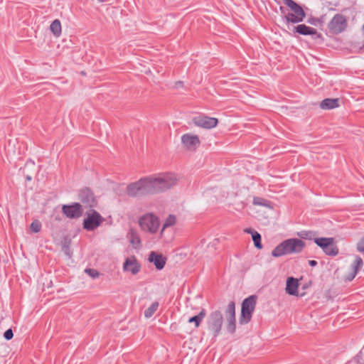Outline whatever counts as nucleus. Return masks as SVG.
Here are the masks:
<instances>
[{
    "instance_id": "423d86ee",
    "label": "nucleus",
    "mask_w": 364,
    "mask_h": 364,
    "mask_svg": "<svg viewBox=\"0 0 364 364\" xmlns=\"http://www.w3.org/2000/svg\"><path fill=\"white\" fill-rule=\"evenodd\" d=\"M256 302L257 296L254 295L249 296L243 301L240 317V323L241 324H246L250 321L255 309Z\"/></svg>"
},
{
    "instance_id": "39448f33",
    "label": "nucleus",
    "mask_w": 364,
    "mask_h": 364,
    "mask_svg": "<svg viewBox=\"0 0 364 364\" xmlns=\"http://www.w3.org/2000/svg\"><path fill=\"white\" fill-rule=\"evenodd\" d=\"M284 4L288 8L287 11H283L288 22L299 23L303 21L305 14L299 5L293 0H284Z\"/></svg>"
},
{
    "instance_id": "2f4dec72",
    "label": "nucleus",
    "mask_w": 364,
    "mask_h": 364,
    "mask_svg": "<svg viewBox=\"0 0 364 364\" xmlns=\"http://www.w3.org/2000/svg\"><path fill=\"white\" fill-rule=\"evenodd\" d=\"M357 249L359 252H364V237L360 240L357 244Z\"/></svg>"
},
{
    "instance_id": "f704fd0d",
    "label": "nucleus",
    "mask_w": 364,
    "mask_h": 364,
    "mask_svg": "<svg viewBox=\"0 0 364 364\" xmlns=\"http://www.w3.org/2000/svg\"><path fill=\"white\" fill-rule=\"evenodd\" d=\"M98 1H101V2L104 1V0H98Z\"/></svg>"
},
{
    "instance_id": "72a5a7b5",
    "label": "nucleus",
    "mask_w": 364,
    "mask_h": 364,
    "mask_svg": "<svg viewBox=\"0 0 364 364\" xmlns=\"http://www.w3.org/2000/svg\"><path fill=\"white\" fill-rule=\"evenodd\" d=\"M309 264L311 267H314L317 264V262L316 260H309Z\"/></svg>"
},
{
    "instance_id": "cd10ccee",
    "label": "nucleus",
    "mask_w": 364,
    "mask_h": 364,
    "mask_svg": "<svg viewBox=\"0 0 364 364\" xmlns=\"http://www.w3.org/2000/svg\"><path fill=\"white\" fill-rule=\"evenodd\" d=\"M30 229L33 232H38L41 230V223L39 220H35L30 225Z\"/></svg>"
},
{
    "instance_id": "c85d7f7f",
    "label": "nucleus",
    "mask_w": 364,
    "mask_h": 364,
    "mask_svg": "<svg viewBox=\"0 0 364 364\" xmlns=\"http://www.w3.org/2000/svg\"><path fill=\"white\" fill-rule=\"evenodd\" d=\"M85 272L92 278L95 279L99 277V272L94 269H86Z\"/></svg>"
},
{
    "instance_id": "5701e85b",
    "label": "nucleus",
    "mask_w": 364,
    "mask_h": 364,
    "mask_svg": "<svg viewBox=\"0 0 364 364\" xmlns=\"http://www.w3.org/2000/svg\"><path fill=\"white\" fill-rule=\"evenodd\" d=\"M50 31L55 37H59L62 33L61 23L58 19L54 20L50 26Z\"/></svg>"
},
{
    "instance_id": "b1692460",
    "label": "nucleus",
    "mask_w": 364,
    "mask_h": 364,
    "mask_svg": "<svg viewBox=\"0 0 364 364\" xmlns=\"http://www.w3.org/2000/svg\"><path fill=\"white\" fill-rule=\"evenodd\" d=\"M129 240L134 248L137 249L140 247L141 239L136 232L132 231L129 233Z\"/></svg>"
},
{
    "instance_id": "20e7f679",
    "label": "nucleus",
    "mask_w": 364,
    "mask_h": 364,
    "mask_svg": "<svg viewBox=\"0 0 364 364\" xmlns=\"http://www.w3.org/2000/svg\"><path fill=\"white\" fill-rule=\"evenodd\" d=\"M156 193L164 192L176 186L178 181L173 173H159L153 174Z\"/></svg>"
},
{
    "instance_id": "4be33fe9",
    "label": "nucleus",
    "mask_w": 364,
    "mask_h": 364,
    "mask_svg": "<svg viewBox=\"0 0 364 364\" xmlns=\"http://www.w3.org/2000/svg\"><path fill=\"white\" fill-rule=\"evenodd\" d=\"M296 32L302 35H314L316 30L314 28L307 26L304 24H300L295 27Z\"/></svg>"
},
{
    "instance_id": "4468645a",
    "label": "nucleus",
    "mask_w": 364,
    "mask_h": 364,
    "mask_svg": "<svg viewBox=\"0 0 364 364\" xmlns=\"http://www.w3.org/2000/svg\"><path fill=\"white\" fill-rule=\"evenodd\" d=\"M123 270L125 272H129L133 275L138 274L141 270V265L136 257L130 256L128 257L124 264Z\"/></svg>"
},
{
    "instance_id": "ddd939ff",
    "label": "nucleus",
    "mask_w": 364,
    "mask_h": 364,
    "mask_svg": "<svg viewBox=\"0 0 364 364\" xmlns=\"http://www.w3.org/2000/svg\"><path fill=\"white\" fill-rule=\"evenodd\" d=\"M194 124L204 129H212L218 125V120L215 117L200 115L195 117L193 119Z\"/></svg>"
},
{
    "instance_id": "7c9ffc66",
    "label": "nucleus",
    "mask_w": 364,
    "mask_h": 364,
    "mask_svg": "<svg viewBox=\"0 0 364 364\" xmlns=\"http://www.w3.org/2000/svg\"><path fill=\"white\" fill-rule=\"evenodd\" d=\"M298 235L304 239H312V232H301L298 233Z\"/></svg>"
},
{
    "instance_id": "9d476101",
    "label": "nucleus",
    "mask_w": 364,
    "mask_h": 364,
    "mask_svg": "<svg viewBox=\"0 0 364 364\" xmlns=\"http://www.w3.org/2000/svg\"><path fill=\"white\" fill-rule=\"evenodd\" d=\"M348 26V21L346 16L342 14H336L328 24V28L330 33L338 34L346 30Z\"/></svg>"
},
{
    "instance_id": "7ed1b4c3",
    "label": "nucleus",
    "mask_w": 364,
    "mask_h": 364,
    "mask_svg": "<svg viewBox=\"0 0 364 364\" xmlns=\"http://www.w3.org/2000/svg\"><path fill=\"white\" fill-rule=\"evenodd\" d=\"M305 247V242L297 238L287 239L279 244L272 252L274 257L301 252Z\"/></svg>"
},
{
    "instance_id": "412c9836",
    "label": "nucleus",
    "mask_w": 364,
    "mask_h": 364,
    "mask_svg": "<svg viewBox=\"0 0 364 364\" xmlns=\"http://www.w3.org/2000/svg\"><path fill=\"white\" fill-rule=\"evenodd\" d=\"M245 232L251 234L252 240L254 242L255 246L260 250L262 248V245L261 242V235L257 231L254 230L252 228H247L244 230Z\"/></svg>"
},
{
    "instance_id": "aec40b11",
    "label": "nucleus",
    "mask_w": 364,
    "mask_h": 364,
    "mask_svg": "<svg viewBox=\"0 0 364 364\" xmlns=\"http://www.w3.org/2000/svg\"><path fill=\"white\" fill-rule=\"evenodd\" d=\"M339 106L338 99H330L327 98L323 100L320 105V107L323 109H331L336 108Z\"/></svg>"
},
{
    "instance_id": "bb28decb",
    "label": "nucleus",
    "mask_w": 364,
    "mask_h": 364,
    "mask_svg": "<svg viewBox=\"0 0 364 364\" xmlns=\"http://www.w3.org/2000/svg\"><path fill=\"white\" fill-rule=\"evenodd\" d=\"M159 308V303L157 301L154 302L149 308L144 311V316L146 318L151 317Z\"/></svg>"
},
{
    "instance_id": "393cba45",
    "label": "nucleus",
    "mask_w": 364,
    "mask_h": 364,
    "mask_svg": "<svg viewBox=\"0 0 364 364\" xmlns=\"http://www.w3.org/2000/svg\"><path fill=\"white\" fill-rule=\"evenodd\" d=\"M354 270L353 272L347 277L348 281H351L353 279L357 274V272L363 267V259L360 257H357L354 262Z\"/></svg>"
},
{
    "instance_id": "6e6552de",
    "label": "nucleus",
    "mask_w": 364,
    "mask_h": 364,
    "mask_svg": "<svg viewBox=\"0 0 364 364\" xmlns=\"http://www.w3.org/2000/svg\"><path fill=\"white\" fill-rule=\"evenodd\" d=\"M314 240L326 255L330 256L338 255V249L333 237H316Z\"/></svg>"
},
{
    "instance_id": "6ab92c4d",
    "label": "nucleus",
    "mask_w": 364,
    "mask_h": 364,
    "mask_svg": "<svg viewBox=\"0 0 364 364\" xmlns=\"http://www.w3.org/2000/svg\"><path fill=\"white\" fill-rule=\"evenodd\" d=\"M80 196L83 203H87L90 206L93 205L95 203V198L93 193L89 188L82 190Z\"/></svg>"
},
{
    "instance_id": "1a4fd4ad",
    "label": "nucleus",
    "mask_w": 364,
    "mask_h": 364,
    "mask_svg": "<svg viewBox=\"0 0 364 364\" xmlns=\"http://www.w3.org/2000/svg\"><path fill=\"white\" fill-rule=\"evenodd\" d=\"M223 322V316L219 311H215L210 314L208 318V327L213 336H217L221 329Z\"/></svg>"
},
{
    "instance_id": "a211bd4d",
    "label": "nucleus",
    "mask_w": 364,
    "mask_h": 364,
    "mask_svg": "<svg viewBox=\"0 0 364 364\" xmlns=\"http://www.w3.org/2000/svg\"><path fill=\"white\" fill-rule=\"evenodd\" d=\"M300 283L298 279L288 277L287 279L286 292L289 295L297 296Z\"/></svg>"
},
{
    "instance_id": "2eb2a0df",
    "label": "nucleus",
    "mask_w": 364,
    "mask_h": 364,
    "mask_svg": "<svg viewBox=\"0 0 364 364\" xmlns=\"http://www.w3.org/2000/svg\"><path fill=\"white\" fill-rule=\"evenodd\" d=\"M63 213L69 218H77L82 214V205L75 203L70 205H64L62 207Z\"/></svg>"
},
{
    "instance_id": "f3484780",
    "label": "nucleus",
    "mask_w": 364,
    "mask_h": 364,
    "mask_svg": "<svg viewBox=\"0 0 364 364\" xmlns=\"http://www.w3.org/2000/svg\"><path fill=\"white\" fill-rule=\"evenodd\" d=\"M177 223V218L173 214L168 215L164 221L163 225H161L160 239L166 241V229L175 225Z\"/></svg>"
},
{
    "instance_id": "f8f14e48",
    "label": "nucleus",
    "mask_w": 364,
    "mask_h": 364,
    "mask_svg": "<svg viewBox=\"0 0 364 364\" xmlns=\"http://www.w3.org/2000/svg\"><path fill=\"white\" fill-rule=\"evenodd\" d=\"M181 143L185 149L190 151H194L199 147L200 140L198 135L187 133L181 136Z\"/></svg>"
},
{
    "instance_id": "dca6fc26",
    "label": "nucleus",
    "mask_w": 364,
    "mask_h": 364,
    "mask_svg": "<svg viewBox=\"0 0 364 364\" xmlns=\"http://www.w3.org/2000/svg\"><path fill=\"white\" fill-rule=\"evenodd\" d=\"M148 259L151 263H153L159 270L162 269L166 262V257L165 256L161 253L154 251L150 252Z\"/></svg>"
},
{
    "instance_id": "f03ea898",
    "label": "nucleus",
    "mask_w": 364,
    "mask_h": 364,
    "mask_svg": "<svg viewBox=\"0 0 364 364\" xmlns=\"http://www.w3.org/2000/svg\"><path fill=\"white\" fill-rule=\"evenodd\" d=\"M153 193H156V189L152 175L143 177L127 187V194L132 197Z\"/></svg>"
},
{
    "instance_id": "0eeeda50",
    "label": "nucleus",
    "mask_w": 364,
    "mask_h": 364,
    "mask_svg": "<svg viewBox=\"0 0 364 364\" xmlns=\"http://www.w3.org/2000/svg\"><path fill=\"white\" fill-rule=\"evenodd\" d=\"M104 220L105 219L99 213L95 210H90L86 213L83 228L88 231H92L101 225Z\"/></svg>"
},
{
    "instance_id": "473e14b6",
    "label": "nucleus",
    "mask_w": 364,
    "mask_h": 364,
    "mask_svg": "<svg viewBox=\"0 0 364 364\" xmlns=\"http://www.w3.org/2000/svg\"><path fill=\"white\" fill-rule=\"evenodd\" d=\"M4 338L6 339V340H11L13 336H14V333H13V331L11 329H8L7 331H5L4 333Z\"/></svg>"
},
{
    "instance_id": "c756f323",
    "label": "nucleus",
    "mask_w": 364,
    "mask_h": 364,
    "mask_svg": "<svg viewBox=\"0 0 364 364\" xmlns=\"http://www.w3.org/2000/svg\"><path fill=\"white\" fill-rule=\"evenodd\" d=\"M253 204L256 205H266V200L260 197H255L253 198Z\"/></svg>"
},
{
    "instance_id": "9b49d317",
    "label": "nucleus",
    "mask_w": 364,
    "mask_h": 364,
    "mask_svg": "<svg viewBox=\"0 0 364 364\" xmlns=\"http://www.w3.org/2000/svg\"><path fill=\"white\" fill-rule=\"evenodd\" d=\"M225 326L230 333H235L236 330L235 318V304L234 301H230L224 312Z\"/></svg>"
},
{
    "instance_id": "a878e982",
    "label": "nucleus",
    "mask_w": 364,
    "mask_h": 364,
    "mask_svg": "<svg viewBox=\"0 0 364 364\" xmlns=\"http://www.w3.org/2000/svg\"><path fill=\"white\" fill-rule=\"evenodd\" d=\"M205 311L204 309H202L198 315L189 318L188 322L194 323L195 326L198 327L203 319L205 318Z\"/></svg>"
},
{
    "instance_id": "f257e3e1",
    "label": "nucleus",
    "mask_w": 364,
    "mask_h": 364,
    "mask_svg": "<svg viewBox=\"0 0 364 364\" xmlns=\"http://www.w3.org/2000/svg\"><path fill=\"white\" fill-rule=\"evenodd\" d=\"M138 225L142 232L149 235H157L160 237L161 220L159 217L152 213L147 212L138 218Z\"/></svg>"
}]
</instances>
